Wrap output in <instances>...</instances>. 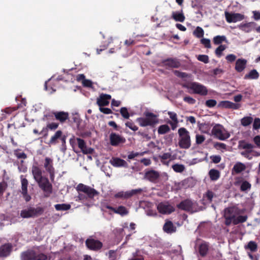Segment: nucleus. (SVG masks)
<instances>
[{
	"instance_id": "obj_43",
	"label": "nucleus",
	"mask_w": 260,
	"mask_h": 260,
	"mask_svg": "<svg viewBox=\"0 0 260 260\" xmlns=\"http://www.w3.org/2000/svg\"><path fill=\"white\" fill-rule=\"evenodd\" d=\"M226 40V38L224 36H216L214 37L213 41L214 44L219 45Z\"/></svg>"
},
{
	"instance_id": "obj_16",
	"label": "nucleus",
	"mask_w": 260,
	"mask_h": 260,
	"mask_svg": "<svg viewBox=\"0 0 260 260\" xmlns=\"http://www.w3.org/2000/svg\"><path fill=\"white\" fill-rule=\"evenodd\" d=\"M110 141L112 146H117L120 144L124 143L126 140L123 137L116 133H112L110 135Z\"/></svg>"
},
{
	"instance_id": "obj_39",
	"label": "nucleus",
	"mask_w": 260,
	"mask_h": 260,
	"mask_svg": "<svg viewBox=\"0 0 260 260\" xmlns=\"http://www.w3.org/2000/svg\"><path fill=\"white\" fill-rule=\"evenodd\" d=\"M54 207L57 211H67L69 210L71 206L70 204H60L55 205Z\"/></svg>"
},
{
	"instance_id": "obj_13",
	"label": "nucleus",
	"mask_w": 260,
	"mask_h": 260,
	"mask_svg": "<svg viewBox=\"0 0 260 260\" xmlns=\"http://www.w3.org/2000/svg\"><path fill=\"white\" fill-rule=\"evenodd\" d=\"M39 187L45 192L50 194L52 192V185L47 178L44 177L37 181Z\"/></svg>"
},
{
	"instance_id": "obj_22",
	"label": "nucleus",
	"mask_w": 260,
	"mask_h": 260,
	"mask_svg": "<svg viewBox=\"0 0 260 260\" xmlns=\"http://www.w3.org/2000/svg\"><path fill=\"white\" fill-rule=\"evenodd\" d=\"M111 98V96L109 94H101L100 97L97 99L96 103L100 107L108 106L109 104V100Z\"/></svg>"
},
{
	"instance_id": "obj_9",
	"label": "nucleus",
	"mask_w": 260,
	"mask_h": 260,
	"mask_svg": "<svg viewBox=\"0 0 260 260\" xmlns=\"http://www.w3.org/2000/svg\"><path fill=\"white\" fill-rule=\"evenodd\" d=\"M143 190L141 188H137L126 191L125 192L121 191L114 195L116 199H128L133 196L137 195L142 193Z\"/></svg>"
},
{
	"instance_id": "obj_55",
	"label": "nucleus",
	"mask_w": 260,
	"mask_h": 260,
	"mask_svg": "<svg viewBox=\"0 0 260 260\" xmlns=\"http://www.w3.org/2000/svg\"><path fill=\"white\" fill-rule=\"evenodd\" d=\"M201 43L205 48H210L211 47V42L209 39L203 38L201 40Z\"/></svg>"
},
{
	"instance_id": "obj_8",
	"label": "nucleus",
	"mask_w": 260,
	"mask_h": 260,
	"mask_svg": "<svg viewBox=\"0 0 260 260\" xmlns=\"http://www.w3.org/2000/svg\"><path fill=\"white\" fill-rule=\"evenodd\" d=\"M76 189L78 192L84 193L88 199H93L94 197L99 194V192L93 188L82 183L79 184Z\"/></svg>"
},
{
	"instance_id": "obj_7",
	"label": "nucleus",
	"mask_w": 260,
	"mask_h": 260,
	"mask_svg": "<svg viewBox=\"0 0 260 260\" xmlns=\"http://www.w3.org/2000/svg\"><path fill=\"white\" fill-rule=\"evenodd\" d=\"M254 147L255 146L251 143H246L244 141H239V148L245 150L241 152V154L249 160L252 158V156L251 155V153L254 152L253 149Z\"/></svg>"
},
{
	"instance_id": "obj_44",
	"label": "nucleus",
	"mask_w": 260,
	"mask_h": 260,
	"mask_svg": "<svg viewBox=\"0 0 260 260\" xmlns=\"http://www.w3.org/2000/svg\"><path fill=\"white\" fill-rule=\"evenodd\" d=\"M193 34L194 36H195L197 38H202L204 34V31L203 29L200 27L197 26L196 28V29L193 31Z\"/></svg>"
},
{
	"instance_id": "obj_52",
	"label": "nucleus",
	"mask_w": 260,
	"mask_h": 260,
	"mask_svg": "<svg viewBox=\"0 0 260 260\" xmlns=\"http://www.w3.org/2000/svg\"><path fill=\"white\" fill-rule=\"evenodd\" d=\"M205 140V137L202 135L197 134L196 135V143L197 145L202 144Z\"/></svg>"
},
{
	"instance_id": "obj_11",
	"label": "nucleus",
	"mask_w": 260,
	"mask_h": 260,
	"mask_svg": "<svg viewBox=\"0 0 260 260\" xmlns=\"http://www.w3.org/2000/svg\"><path fill=\"white\" fill-rule=\"evenodd\" d=\"M189 88L193 90V93L196 94L206 95L208 93V90L207 88L205 86L197 82L191 83L190 85Z\"/></svg>"
},
{
	"instance_id": "obj_14",
	"label": "nucleus",
	"mask_w": 260,
	"mask_h": 260,
	"mask_svg": "<svg viewBox=\"0 0 260 260\" xmlns=\"http://www.w3.org/2000/svg\"><path fill=\"white\" fill-rule=\"evenodd\" d=\"M158 212L163 214H169L174 212V208L168 203L161 202L157 206Z\"/></svg>"
},
{
	"instance_id": "obj_47",
	"label": "nucleus",
	"mask_w": 260,
	"mask_h": 260,
	"mask_svg": "<svg viewBox=\"0 0 260 260\" xmlns=\"http://www.w3.org/2000/svg\"><path fill=\"white\" fill-rule=\"evenodd\" d=\"M226 49V46L224 45H219L215 50L216 55L220 57L222 55V52Z\"/></svg>"
},
{
	"instance_id": "obj_61",
	"label": "nucleus",
	"mask_w": 260,
	"mask_h": 260,
	"mask_svg": "<svg viewBox=\"0 0 260 260\" xmlns=\"http://www.w3.org/2000/svg\"><path fill=\"white\" fill-rule=\"evenodd\" d=\"M183 100L184 102L189 104H195L196 101L195 99H193L192 98L188 96H186L184 97Z\"/></svg>"
},
{
	"instance_id": "obj_38",
	"label": "nucleus",
	"mask_w": 260,
	"mask_h": 260,
	"mask_svg": "<svg viewBox=\"0 0 260 260\" xmlns=\"http://www.w3.org/2000/svg\"><path fill=\"white\" fill-rule=\"evenodd\" d=\"M245 248L250 250L251 252H255L257 250V245L255 242L251 241L245 246Z\"/></svg>"
},
{
	"instance_id": "obj_46",
	"label": "nucleus",
	"mask_w": 260,
	"mask_h": 260,
	"mask_svg": "<svg viewBox=\"0 0 260 260\" xmlns=\"http://www.w3.org/2000/svg\"><path fill=\"white\" fill-rule=\"evenodd\" d=\"M251 185L247 181H244L242 182L240 186V190L242 191H245L251 188Z\"/></svg>"
},
{
	"instance_id": "obj_50",
	"label": "nucleus",
	"mask_w": 260,
	"mask_h": 260,
	"mask_svg": "<svg viewBox=\"0 0 260 260\" xmlns=\"http://www.w3.org/2000/svg\"><path fill=\"white\" fill-rule=\"evenodd\" d=\"M214 196H215L214 193L213 191H212L210 190H208L206 192V193L204 195V198H206L207 200L209 202L211 203V202H212L213 198L214 197Z\"/></svg>"
},
{
	"instance_id": "obj_31",
	"label": "nucleus",
	"mask_w": 260,
	"mask_h": 260,
	"mask_svg": "<svg viewBox=\"0 0 260 260\" xmlns=\"http://www.w3.org/2000/svg\"><path fill=\"white\" fill-rule=\"evenodd\" d=\"M44 167L47 172H51V171H52V170L54 169L53 166V159L50 157H46L45 158Z\"/></svg>"
},
{
	"instance_id": "obj_30",
	"label": "nucleus",
	"mask_w": 260,
	"mask_h": 260,
	"mask_svg": "<svg viewBox=\"0 0 260 260\" xmlns=\"http://www.w3.org/2000/svg\"><path fill=\"white\" fill-rule=\"evenodd\" d=\"M209 250V245L207 243L204 242L201 243L199 247L200 254L204 257L206 256Z\"/></svg>"
},
{
	"instance_id": "obj_3",
	"label": "nucleus",
	"mask_w": 260,
	"mask_h": 260,
	"mask_svg": "<svg viewBox=\"0 0 260 260\" xmlns=\"http://www.w3.org/2000/svg\"><path fill=\"white\" fill-rule=\"evenodd\" d=\"M44 211V208L41 207H29L21 211L20 216L23 218H35L41 215Z\"/></svg>"
},
{
	"instance_id": "obj_49",
	"label": "nucleus",
	"mask_w": 260,
	"mask_h": 260,
	"mask_svg": "<svg viewBox=\"0 0 260 260\" xmlns=\"http://www.w3.org/2000/svg\"><path fill=\"white\" fill-rule=\"evenodd\" d=\"M199 129L203 133L207 134L210 129L209 124L206 123H201L199 125Z\"/></svg>"
},
{
	"instance_id": "obj_4",
	"label": "nucleus",
	"mask_w": 260,
	"mask_h": 260,
	"mask_svg": "<svg viewBox=\"0 0 260 260\" xmlns=\"http://www.w3.org/2000/svg\"><path fill=\"white\" fill-rule=\"evenodd\" d=\"M214 137L220 140H225L230 137L229 133L219 124H215L211 131Z\"/></svg>"
},
{
	"instance_id": "obj_25",
	"label": "nucleus",
	"mask_w": 260,
	"mask_h": 260,
	"mask_svg": "<svg viewBox=\"0 0 260 260\" xmlns=\"http://www.w3.org/2000/svg\"><path fill=\"white\" fill-rule=\"evenodd\" d=\"M55 119L61 123H64L69 119V113L64 111L54 112L53 113Z\"/></svg>"
},
{
	"instance_id": "obj_21",
	"label": "nucleus",
	"mask_w": 260,
	"mask_h": 260,
	"mask_svg": "<svg viewBox=\"0 0 260 260\" xmlns=\"http://www.w3.org/2000/svg\"><path fill=\"white\" fill-rule=\"evenodd\" d=\"M164 66L171 68H178L180 67L181 63L177 58H169L162 61Z\"/></svg>"
},
{
	"instance_id": "obj_28",
	"label": "nucleus",
	"mask_w": 260,
	"mask_h": 260,
	"mask_svg": "<svg viewBox=\"0 0 260 260\" xmlns=\"http://www.w3.org/2000/svg\"><path fill=\"white\" fill-rule=\"evenodd\" d=\"M163 230L167 234H172L176 232V227L171 221L167 220L163 226Z\"/></svg>"
},
{
	"instance_id": "obj_36",
	"label": "nucleus",
	"mask_w": 260,
	"mask_h": 260,
	"mask_svg": "<svg viewBox=\"0 0 260 260\" xmlns=\"http://www.w3.org/2000/svg\"><path fill=\"white\" fill-rule=\"evenodd\" d=\"M128 210L123 206H119L115 209V213L120 215L122 216L126 215L128 214Z\"/></svg>"
},
{
	"instance_id": "obj_35",
	"label": "nucleus",
	"mask_w": 260,
	"mask_h": 260,
	"mask_svg": "<svg viewBox=\"0 0 260 260\" xmlns=\"http://www.w3.org/2000/svg\"><path fill=\"white\" fill-rule=\"evenodd\" d=\"M246 167L244 164L242 162H238L234 166L233 170L237 174L240 173L245 170Z\"/></svg>"
},
{
	"instance_id": "obj_60",
	"label": "nucleus",
	"mask_w": 260,
	"mask_h": 260,
	"mask_svg": "<svg viewBox=\"0 0 260 260\" xmlns=\"http://www.w3.org/2000/svg\"><path fill=\"white\" fill-rule=\"evenodd\" d=\"M260 128V118H255L253 124V128L258 129Z\"/></svg>"
},
{
	"instance_id": "obj_41",
	"label": "nucleus",
	"mask_w": 260,
	"mask_h": 260,
	"mask_svg": "<svg viewBox=\"0 0 260 260\" xmlns=\"http://www.w3.org/2000/svg\"><path fill=\"white\" fill-rule=\"evenodd\" d=\"M253 121V118L250 116L244 117L241 120V123L244 126L250 125Z\"/></svg>"
},
{
	"instance_id": "obj_34",
	"label": "nucleus",
	"mask_w": 260,
	"mask_h": 260,
	"mask_svg": "<svg viewBox=\"0 0 260 260\" xmlns=\"http://www.w3.org/2000/svg\"><path fill=\"white\" fill-rule=\"evenodd\" d=\"M259 77V74L257 71L253 69L251 70L248 74H246L244 76L245 79H257Z\"/></svg>"
},
{
	"instance_id": "obj_58",
	"label": "nucleus",
	"mask_w": 260,
	"mask_h": 260,
	"mask_svg": "<svg viewBox=\"0 0 260 260\" xmlns=\"http://www.w3.org/2000/svg\"><path fill=\"white\" fill-rule=\"evenodd\" d=\"M210 159L214 164H218L221 161V157L220 155H213L210 156Z\"/></svg>"
},
{
	"instance_id": "obj_18",
	"label": "nucleus",
	"mask_w": 260,
	"mask_h": 260,
	"mask_svg": "<svg viewBox=\"0 0 260 260\" xmlns=\"http://www.w3.org/2000/svg\"><path fill=\"white\" fill-rule=\"evenodd\" d=\"M23 176H21V193L23 197L26 202H28L31 199V197L27 193V186L28 181L26 178H22Z\"/></svg>"
},
{
	"instance_id": "obj_59",
	"label": "nucleus",
	"mask_w": 260,
	"mask_h": 260,
	"mask_svg": "<svg viewBox=\"0 0 260 260\" xmlns=\"http://www.w3.org/2000/svg\"><path fill=\"white\" fill-rule=\"evenodd\" d=\"M168 114L170 118L172 119V121L177 122V121H178L177 115L176 113L169 111L168 112Z\"/></svg>"
},
{
	"instance_id": "obj_64",
	"label": "nucleus",
	"mask_w": 260,
	"mask_h": 260,
	"mask_svg": "<svg viewBox=\"0 0 260 260\" xmlns=\"http://www.w3.org/2000/svg\"><path fill=\"white\" fill-rule=\"evenodd\" d=\"M253 142L256 147L260 148V136L257 135L254 137Z\"/></svg>"
},
{
	"instance_id": "obj_20",
	"label": "nucleus",
	"mask_w": 260,
	"mask_h": 260,
	"mask_svg": "<svg viewBox=\"0 0 260 260\" xmlns=\"http://www.w3.org/2000/svg\"><path fill=\"white\" fill-rule=\"evenodd\" d=\"M13 249L11 243H5L0 246V257H6L10 255Z\"/></svg>"
},
{
	"instance_id": "obj_37",
	"label": "nucleus",
	"mask_w": 260,
	"mask_h": 260,
	"mask_svg": "<svg viewBox=\"0 0 260 260\" xmlns=\"http://www.w3.org/2000/svg\"><path fill=\"white\" fill-rule=\"evenodd\" d=\"M170 131V128L167 124L160 125L158 127L157 132L159 135H164Z\"/></svg>"
},
{
	"instance_id": "obj_33",
	"label": "nucleus",
	"mask_w": 260,
	"mask_h": 260,
	"mask_svg": "<svg viewBox=\"0 0 260 260\" xmlns=\"http://www.w3.org/2000/svg\"><path fill=\"white\" fill-rule=\"evenodd\" d=\"M62 132L60 130L56 132L55 134L51 137L49 140V144H55L57 143V140L61 138Z\"/></svg>"
},
{
	"instance_id": "obj_27",
	"label": "nucleus",
	"mask_w": 260,
	"mask_h": 260,
	"mask_svg": "<svg viewBox=\"0 0 260 260\" xmlns=\"http://www.w3.org/2000/svg\"><path fill=\"white\" fill-rule=\"evenodd\" d=\"M31 172L36 182L44 178L42 176V171L39 167L37 166H33L31 169Z\"/></svg>"
},
{
	"instance_id": "obj_29",
	"label": "nucleus",
	"mask_w": 260,
	"mask_h": 260,
	"mask_svg": "<svg viewBox=\"0 0 260 260\" xmlns=\"http://www.w3.org/2000/svg\"><path fill=\"white\" fill-rule=\"evenodd\" d=\"M172 18L176 21H179L181 22H184L185 19L182 10H181V12H173L172 14Z\"/></svg>"
},
{
	"instance_id": "obj_56",
	"label": "nucleus",
	"mask_w": 260,
	"mask_h": 260,
	"mask_svg": "<svg viewBox=\"0 0 260 260\" xmlns=\"http://www.w3.org/2000/svg\"><path fill=\"white\" fill-rule=\"evenodd\" d=\"M231 102L228 101H222L218 105V107L231 109Z\"/></svg>"
},
{
	"instance_id": "obj_24",
	"label": "nucleus",
	"mask_w": 260,
	"mask_h": 260,
	"mask_svg": "<svg viewBox=\"0 0 260 260\" xmlns=\"http://www.w3.org/2000/svg\"><path fill=\"white\" fill-rule=\"evenodd\" d=\"M110 163L115 167L127 168L128 167V164L125 160L118 157H112L110 160Z\"/></svg>"
},
{
	"instance_id": "obj_63",
	"label": "nucleus",
	"mask_w": 260,
	"mask_h": 260,
	"mask_svg": "<svg viewBox=\"0 0 260 260\" xmlns=\"http://www.w3.org/2000/svg\"><path fill=\"white\" fill-rule=\"evenodd\" d=\"M82 85L84 87H91L92 86V82L91 80L88 79L83 80L82 82Z\"/></svg>"
},
{
	"instance_id": "obj_51",
	"label": "nucleus",
	"mask_w": 260,
	"mask_h": 260,
	"mask_svg": "<svg viewBox=\"0 0 260 260\" xmlns=\"http://www.w3.org/2000/svg\"><path fill=\"white\" fill-rule=\"evenodd\" d=\"M125 125L126 127H128L129 128L135 132L138 129V127L136 126L132 120L127 121L125 123Z\"/></svg>"
},
{
	"instance_id": "obj_32",
	"label": "nucleus",
	"mask_w": 260,
	"mask_h": 260,
	"mask_svg": "<svg viewBox=\"0 0 260 260\" xmlns=\"http://www.w3.org/2000/svg\"><path fill=\"white\" fill-rule=\"evenodd\" d=\"M209 175L212 181H216L220 177V172L217 170L212 169L209 171Z\"/></svg>"
},
{
	"instance_id": "obj_48",
	"label": "nucleus",
	"mask_w": 260,
	"mask_h": 260,
	"mask_svg": "<svg viewBox=\"0 0 260 260\" xmlns=\"http://www.w3.org/2000/svg\"><path fill=\"white\" fill-rule=\"evenodd\" d=\"M158 157L160 159V161L162 164H166L165 160L171 159L172 157V154L171 153L169 152L164 153L162 155H159Z\"/></svg>"
},
{
	"instance_id": "obj_19",
	"label": "nucleus",
	"mask_w": 260,
	"mask_h": 260,
	"mask_svg": "<svg viewBox=\"0 0 260 260\" xmlns=\"http://www.w3.org/2000/svg\"><path fill=\"white\" fill-rule=\"evenodd\" d=\"M77 142L78 147L81 149L82 153L84 154H92L93 149L91 148H88L86 144L83 139L80 138H77Z\"/></svg>"
},
{
	"instance_id": "obj_57",
	"label": "nucleus",
	"mask_w": 260,
	"mask_h": 260,
	"mask_svg": "<svg viewBox=\"0 0 260 260\" xmlns=\"http://www.w3.org/2000/svg\"><path fill=\"white\" fill-rule=\"evenodd\" d=\"M198 59L205 63L209 62V57L207 55H199L197 57Z\"/></svg>"
},
{
	"instance_id": "obj_15",
	"label": "nucleus",
	"mask_w": 260,
	"mask_h": 260,
	"mask_svg": "<svg viewBox=\"0 0 260 260\" xmlns=\"http://www.w3.org/2000/svg\"><path fill=\"white\" fill-rule=\"evenodd\" d=\"M194 203L189 199L181 201L177 207L178 208L187 212H192L193 210Z\"/></svg>"
},
{
	"instance_id": "obj_5",
	"label": "nucleus",
	"mask_w": 260,
	"mask_h": 260,
	"mask_svg": "<svg viewBox=\"0 0 260 260\" xmlns=\"http://www.w3.org/2000/svg\"><path fill=\"white\" fill-rule=\"evenodd\" d=\"M21 260H47V256L44 253H37L34 250H29L21 254Z\"/></svg>"
},
{
	"instance_id": "obj_40",
	"label": "nucleus",
	"mask_w": 260,
	"mask_h": 260,
	"mask_svg": "<svg viewBox=\"0 0 260 260\" xmlns=\"http://www.w3.org/2000/svg\"><path fill=\"white\" fill-rule=\"evenodd\" d=\"M173 170L176 173H182L185 169L184 165L175 164L172 166Z\"/></svg>"
},
{
	"instance_id": "obj_1",
	"label": "nucleus",
	"mask_w": 260,
	"mask_h": 260,
	"mask_svg": "<svg viewBox=\"0 0 260 260\" xmlns=\"http://www.w3.org/2000/svg\"><path fill=\"white\" fill-rule=\"evenodd\" d=\"M144 117H139L137 121L142 127L150 126L154 127L158 122V116L152 112L146 111L144 113Z\"/></svg>"
},
{
	"instance_id": "obj_23",
	"label": "nucleus",
	"mask_w": 260,
	"mask_h": 260,
	"mask_svg": "<svg viewBox=\"0 0 260 260\" xmlns=\"http://www.w3.org/2000/svg\"><path fill=\"white\" fill-rule=\"evenodd\" d=\"M256 23L254 22H250L247 23H242L238 25V28L246 32H249L252 29H255L256 26Z\"/></svg>"
},
{
	"instance_id": "obj_53",
	"label": "nucleus",
	"mask_w": 260,
	"mask_h": 260,
	"mask_svg": "<svg viewBox=\"0 0 260 260\" xmlns=\"http://www.w3.org/2000/svg\"><path fill=\"white\" fill-rule=\"evenodd\" d=\"M120 112L122 116L125 119H128L129 117V114L126 107H122L120 110Z\"/></svg>"
},
{
	"instance_id": "obj_26",
	"label": "nucleus",
	"mask_w": 260,
	"mask_h": 260,
	"mask_svg": "<svg viewBox=\"0 0 260 260\" xmlns=\"http://www.w3.org/2000/svg\"><path fill=\"white\" fill-rule=\"evenodd\" d=\"M247 60L243 58L238 59L235 63V70L237 72H242L246 68L247 64Z\"/></svg>"
},
{
	"instance_id": "obj_6",
	"label": "nucleus",
	"mask_w": 260,
	"mask_h": 260,
	"mask_svg": "<svg viewBox=\"0 0 260 260\" xmlns=\"http://www.w3.org/2000/svg\"><path fill=\"white\" fill-rule=\"evenodd\" d=\"M240 214L239 210L236 207H230L224 210L225 224L227 226L233 223L236 217Z\"/></svg>"
},
{
	"instance_id": "obj_10",
	"label": "nucleus",
	"mask_w": 260,
	"mask_h": 260,
	"mask_svg": "<svg viewBox=\"0 0 260 260\" xmlns=\"http://www.w3.org/2000/svg\"><path fill=\"white\" fill-rule=\"evenodd\" d=\"M85 245L89 249L93 251H98L103 246V243L101 241L92 238L87 239L85 241Z\"/></svg>"
},
{
	"instance_id": "obj_62",
	"label": "nucleus",
	"mask_w": 260,
	"mask_h": 260,
	"mask_svg": "<svg viewBox=\"0 0 260 260\" xmlns=\"http://www.w3.org/2000/svg\"><path fill=\"white\" fill-rule=\"evenodd\" d=\"M70 144L72 147L73 148V150L75 149V147L76 145V144L77 143V138H75L74 136H73L69 140Z\"/></svg>"
},
{
	"instance_id": "obj_12",
	"label": "nucleus",
	"mask_w": 260,
	"mask_h": 260,
	"mask_svg": "<svg viewBox=\"0 0 260 260\" xmlns=\"http://www.w3.org/2000/svg\"><path fill=\"white\" fill-rule=\"evenodd\" d=\"M225 17L228 23L236 22L243 20L245 16L240 13L225 12Z\"/></svg>"
},
{
	"instance_id": "obj_54",
	"label": "nucleus",
	"mask_w": 260,
	"mask_h": 260,
	"mask_svg": "<svg viewBox=\"0 0 260 260\" xmlns=\"http://www.w3.org/2000/svg\"><path fill=\"white\" fill-rule=\"evenodd\" d=\"M217 104V102L215 100H208L205 102V105L208 108H213L215 107Z\"/></svg>"
},
{
	"instance_id": "obj_17",
	"label": "nucleus",
	"mask_w": 260,
	"mask_h": 260,
	"mask_svg": "<svg viewBox=\"0 0 260 260\" xmlns=\"http://www.w3.org/2000/svg\"><path fill=\"white\" fill-rule=\"evenodd\" d=\"M159 177V172L153 170L146 171L144 174V178L153 183H156Z\"/></svg>"
},
{
	"instance_id": "obj_2",
	"label": "nucleus",
	"mask_w": 260,
	"mask_h": 260,
	"mask_svg": "<svg viewBox=\"0 0 260 260\" xmlns=\"http://www.w3.org/2000/svg\"><path fill=\"white\" fill-rule=\"evenodd\" d=\"M178 145L180 148L187 149L191 146V139L189 132L184 127L178 129Z\"/></svg>"
},
{
	"instance_id": "obj_42",
	"label": "nucleus",
	"mask_w": 260,
	"mask_h": 260,
	"mask_svg": "<svg viewBox=\"0 0 260 260\" xmlns=\"http://www.w3.org/2000/svg\"><path fill=\"white\" fill-rule=\"evenodd\" d=\"M247 219V216L239 215L236 217V218L234 220L233 223L234 225L243 223L246 221Z\"/></svg>"
},
{
	"instance_id": "obj_45",
	"label": "nucleus",
	"mask_w": 260,
	"mask_h": 260,
	"mask_svg": "<svg viewBox=\"0 0 260 260\" xmlns=\"http://www.w3.org/2000/svg\"><path fill=\"white\" fill-rule=\"evenodd\" d=\"M14 154L18 159H26L27 158V155L24 152H21V150L19 149L14 150Z\"/></svg>"
}]
</instances>
